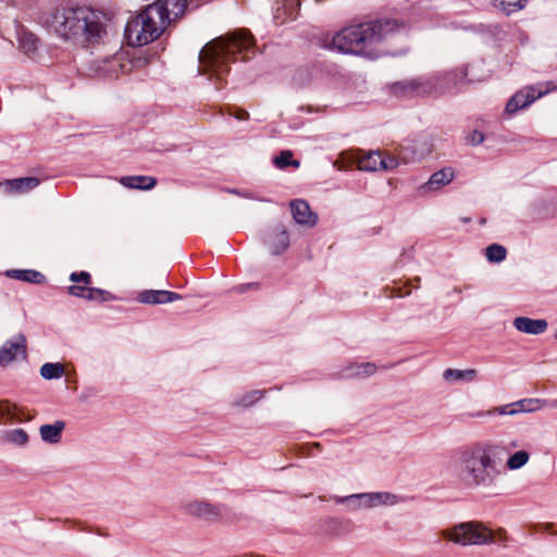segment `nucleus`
Instances as JSON below:
<instances>
[{
  "mask_svg": "<svg viewBox=\"0 0 557 557\" xmlns=\"http://www.w3.org/2000/svg\"><path fill=\"white\" fill-rule=\"evenodd\" d=\"M182 299L180 294L163 289H146L138 294L137 300L146 305H161Z\"/></svg>",
  "mask_w": 557,
  "mask_h": 557,
  "instance_id": "nucleus-16",
  "label": "nucleus"
},
{
  "mask_svg": "<svg viewBox=\"0 0 557 557\" xmlns=\"http://www.w3.org/2000/svg\"><path fill=\"white\" fill-rule=\"evenodd\" d=\"M376 371V366L372 362H364L356 364L351 369V375L355 376H370Z\"/></svg>",
  "mask_w": 557,
  "mask_h": 557,
  "instance_id": "nucleus-35",
  "label": "nucleus"
},
{
  "mask_svg": "<svg viewBox=\"0 0 557 557\" xmlns=\"http://www.w3.org/2000/svg\"><path fill=\"white\" fill-rule=\"evenodd\" d=\"M470 143L473 145H479L484 140V135L481 132L474 131L469 138Z\"/></svg>",
  "mask_w": 557,
  "mask_h": 557,
  "instance_id": "nucleus-38",
  "label": "nucleus"
},
{
  "mask_svg": "<svg viewBox=\"0 0 557 557\" xmlns=\"http://www.w3.org/2000/svg\"><path fill=\"white\" fill-rule=\"evenodd\" d=\"M5 440L11 444L24 446L28 442V434L23 429H14L5 433Z\"/></svg>",
  "mask_w": 557,
  "mask_h": 557,
  "instance_id": "nucleus-32",
  "label": "nucleus"
},
{
  "mask_svg": "<svg viewBox=\"0 0 557 557\" xmlns=\"http://www.w3.org/2000/svg\"><path fill=\"white\" fill-rule=\"evenodd\" d=\"M478 371L475 369H446L443 373V377L447 382L466 381L472 382L475 380Z\"/></svg>",
  "mask_w": 557,
  "mask_h": 557,
  "instance_id": "nucleus-25",
  "label": "nucleus"
},
{
  "mask_svg": "<svg viewBox=\"0 0 557 557\" xmlns=\"http://www.w3.org/2000/svg\"><path fill=\"white\" fill-rule=\"evenodd\" d=\"M530 454L527 450H517L506 460V468L516 471L523 468L530 461Z\"/></svg>",
  "mask_w": 557,
  "mask_h": 557,
  "instance_id": "nucleus-26",
  "label": "nucleus"
},
{
  "mask_svg": "<svg viewBox=\"0 0 557 557\" xmlns=\"http://www.w3.org/2000/svg\"><path fill=\"white\" fill-rule=\"evenodd\" d=\"M186 515L206 522H216L222 518L220 506L212 505L205 500H190L183 505Z\"/></svg>",
  "mask_w": 557,
  "mask_h": 557,
  "instance_id": "nucleus-10",
  "label": "nucleus"
},
{
  "mask_svg": "<svg viewBox=\"0 0 557 557\" xmlns=\"http://www.w3.org/2000/svg\"><path fill=\"white\" fill-rule=\"evenodd\" d=\"M517 331L525 334L539 335L547 330V321L544 319H531L518 317L512 322Z\"/></svg>",
  "mask_w": 557,
  "mask_h": 557,
  "instance_id": "nucleus-18",
  "label": "nucleus"
},
{
  "mask_svg": "<svg viewBox=\"0 0 557 557\" xmlns=\"http://www.w3.org/2000/svg\"><path fill=\"white\" fill-rule=\"evenodd\" d=\"M548 405L553 408H557V399L549 401Z\"/></svg>",
  "mask_w": 557,
  "mask_h": 557,
  "instance_id": "nucleus-43",
  "label": "nucleus"
},
{
  "mask_svg": "<svg viewBox=\"0 0 557 557\" xmlns=\"http://www.w3.org/2000/svg\"><path fill=\"white\" fill-rule=\"evenodd\" d=\"M507 250L499 244H492L485 249V257L490 262L498 263L506 259Z\"/></svg>",
  "mask_w": 557,
  "mask_h": 557,
  "instance_id": "nucleus-29",
  "label": "nucleus"
},
{
  "mask_svg": "<svg viewBox=\"0 0 557 557\" xmlns=\"http://www.w3.org/2000/svg\"><path fill=\"white\" fill-rule=\"evenodd\" d=\"M265 245L273 256L285 252L289 247V234L284 226L272 228L267 235Z\"/></svg>",
  "mask_w": 557,
  "mask_h": 557,
  "instance_id": "nucleus-15",
  "label": "nucleus"
},
{
  "mask_svg": "<svg viewBox=\"0 0 557 557\" xmlns=\"http://www.w3.org/2000/svg\"><path fill=\"white\" fill-rule=\"evenodd\" d=\"M554 90H557V82L554 81L527 86L509 99L505 110L508 114H513Z\"/></svg>",
  "mask_w": 557,
  "mask_h": 557,
  "instance_id": "nucleus-8",
  "label": "nucleus"
},
{
  "mask_svg": "<svg viewBox=\"0 0 557 557\" xmlns=\"http://www.w3.org/2000/svg\"><path fill=\"white\" fill-rule=\"evenodd\" d=\"M5 275L10 278L35 284H40L45 280L44 274L36 270H8Z\"/></svg>",
  "mask_w": 557,
  "mask_h": 557,
  "instance_id": "nucleus-23",
  "label": "nucleus"
},
{
  "mask_svg": "<svg viewBox=\"0 0 557 557\" xmlns=\"http://www.w3.org/2000/svg\"><path fill=\"white\" fill-rule=\"evenodd\" d=\"M455 173L454 170L450 168H446L443 170H440L431 175L429 181L423 184L420 189L423 193H429L433 190H437L447 184H449L454 180Z\"/></svg>",
  "mask_w": 557,
  "mask_h": 557,
  "instance_id": "nucleus-19",
  "label": "nucleus"
},
{
  "mask_svg": "<svg viewBox=\"0 0 557 557\" xmlns=\"http://www.w3.org/2000/svg\"><path fill=\"white\" fill-rule=\"evenodd\" d=\"M18 416L23 418L22 421H29L32 419V417L23 408H21Z\"/></svg>",
  "mask_w": 557,
  "mask_h": 557,
  "instance_id": "nucleus-41",
  "label": "nucleus"
},
{
  "mask_svg": "<svg viewBox=\"0 0 557 557\" xmlns=\"http://www.w3.org/2000/svg\"><path fill=\"white\" fill-rule=\"evenodd\" d=\"M397 165L398 161L395 157H384L380 151H370L358 159V169L367 172L389 171Z\"/></svg>",
  "mask_w": 557,
  "mask_h": 557,
  "instance_id": "nucleus-11",
  "label": "nucleus"
},
{
  "mask_svg": "<svg viewBox=\"0 0 557 557\" xmlns=\"http://www.w3.org/2000/svg\"><path fill=\"white\" fill-rule=\"evenodd\" d=\"M48 27L62 40L81 48L98 45L107 35L104 14L89 7L57 9Z\"/></svg>",
  "mask_w": 557,
  "mask_h": 557,
  "instance_id": "nucleus-1",
  "label": "nucleus"
},
{
  "mask_svg": "<svg viewBox=\"0 0 557 557\" xmlns=\"http://www.w3.org/2000/svg\"><path fill=\"white\" fill-rule=\"evenodd\" d=\"M398 27L397 21L391 20L347 26L333 36L331 46L342 53L369 54V48L382 41Z\"/></svg>",
  "mask_w": 557,
  "mask_h": 557,
  "instance_id": "nucleus-4",
  "label": "nucleus"
},
{
  "mask_svg": "<svg viewBox=\"0 0 557 557\" xmlns=\"http://www.w3.org/2000/svg\"><path fill=\"white\" fill-rule=\"evenodd\" d=\"M404 498L391 492H368L359 493V506L361 510H369L376 507H394Z\"/></svg>",
  "mask_w": 557,
  "mask_h": 557,
  "instance_id": "nucleus-12",
  "label": "nucleus"
},
{
  "mask_svg": "<svg viewBox=\"0 0 557 557\" xmlns=\"http://www.w3.org/2000/svg\"><path fill=\"white\" fill-rule=\"evenodd\" d=\"M527 0H494V5L509 15L524 8Z\"/></svg>",
  "mask_w": 557,
  "mask_h": 557,
  "instance_id": "nucleus-28",
  "label": "nucleus"
},
{
  "mask_svg": "<svg viewBox=\"0 0 557 557\" xmlns=\"http://www.w3.org/2000/svg\"><path fill=\"white\" fill-rule=\"evenodd\" d=\"M250 288H258V284L257 283H247V284H242V285H238L235 287L236 292L240 293V294L247 292Z\"/></svg>",
  "mask_w": 557,
  "mask_h": 557,
  "instance_id": "nucleus-39",
  "label": "nucleus"
},
{
  "mask_svg": "<svg viewBox=\"0 0 557 557\" xmlns=\"http://www.w3.org/2000/svg\"><path fill=\"white\" fill-rule=\"evenodd\" d=\"M252 38L247 30H236L225 37H219L207 44L199 52L200 70L203 74L219 82L230 71V62L236 53H242L243 59L248 58L252 49Z\"/></svg>",
  "mask_w": 557,
  "mask_h": 557,
  "instance_id": "nucleus-2",
  "label": "nucleus"
},
{
  "mask_svg": "<svg viewBox=\"0 0 557 557\" xmlns=\"http://www.w3.org/2000/svg\"><path fill=\"white\" fill-rule=\"evenodd\" d=\"M337 503L347 504L348 508L351 511H358L361 510V506H359V493L358 494H351L348 496L338 497L336 499Z\"/></svg>",
  "mask_w": 557,
  "mask_h": 557,
  "instance_id": "nucleus-36",
  "label": "nucleus"
},
{
  "mask_svg": "<svg viewBox=\"0 0 557 557\" xmlns=\"http://www.w3.org/2000/svg\"><path fill=\"white\" fill-rule=\"evenodd\" d=\"M263 397L262 391H251L235 400V406L247 408L259 401Z\"/></svg>",
  "mask_w": 557,
  "mask_h": 557,
  "instance_id": "nucleus-31",
  "label": "nucleus"
},
{
  "mask_svg": "<svg viewBox=\"0 0 557 557\" xmlns=\"http://www.w3.org/2000/svg\"><path fill=\"white\" fill-rule=\"evenodd\" d=\"M293 153L288 150L282 151L280 156L274 158V164L278 169H284L288 165H293L295 168H298L300 165L299 161L293 160Z\"/></svg>",
  "mask_w": 557,
  "mask_h": 557,
  "instance_id": "nucleus-33",
  "label": "nucleus"
},
{
  "mask_svg": "<svg viewBox=\"0 0 557 557\" xmlns=\"http://www.w3.org/2000/svg\"><path fill=\"white\" fill-rule=\"evenodd\" d=\"M519 441L518 440H511L505 445L506 450H512L515 448L519 447Z\"/></svg>",
  "mask_w": 557,
  "mask_h": 557,
  "instance_id": "nucleus-40",
  "label": "nucleus"
},
{
  "mask_svg": "<svg viewBox=\"0 0 557 557\" xmlns=\"http://www.w3.org/2000/svg\"><path fill=\"white\" fill-rule=\"evenodd\" d=\"M546 405H547V403L545 400H541L539 398H525V399H521V400H518V401H515L511 404L496 407L492 410H488L487 412H479L475 416L476 417L494 416V414L515 416L518 413L537 411Z\"/></svg>",
  "mask_w": 557,
  "mask_h": 557,
  "instance_id": "nucleus-9",
  "label": "nucleus"
},
{
  "mask_svg": "<svg viewBox=\"0 0 557 557\" xmlns=\"http://www.w3.org/2000/svg\"><path fill=\"white\" fill-rule=\"evenodd\" d=\"M120 183L126 188L149 190L156 186L157 180L146 175L123 176Z\"/></svg>",
  "mask_w": 557,
  "mask_h": 557,
  "instance_id": "nucleus-20",
  "label": "nucleus"
},
{
  "mask_svg": "<svg viewBox=\"0 0 557 557\" xmlns=\"http://www.w3.org/2000/svg\"><path fill=\"white\" fill-rule=\"evenodd\" d=\"M467 70L455 71L436 78H411L393 84L392 90L398 96H424L444 92L467 77Z\"/></svg>",
  "mask_w": 557,
  "mask_h": 557,
  "instance_id": "nucleus-6",
  "label": "nucleus"
},
{
  "mask_svg": "<svg viewBox=\"0 0 557 557\" xmlns=\"http://www.w3.org/2000/svg\"><path fill=\"white\" fill-rule=\"evenodd\" d=\"M40 181L37 177H21L14 178L7 182V186L11 191L22 194L36 188Z\"/></svg>",
  "mask_w": 557,
  "mask_h": 557,
  "instance_id": "nucleus-22",
  "label": "nucleus"
},
{
  "mask_svg": "<svg viewBox=\"0 0 557 557\" xmlns=\"http://www.w3.org/2000/svg\"><path fill=\"white\" fill-rule=\"evenodd\" d=\"M64 367L61 363L47 362L40 368V375L46 380H55L62 377Z\"/></svg>",
  "mask_w": 557,
  "mask_h": 557,
  "instance_id": "nucleus-27",
  "label": "nucleus"
},
{
  "mask_svg": "<svg viewBox=\"0 0 557 557\" xmlns=\"http://www.w3.org/2000/svg\"><path fill=\"white\" fill-rule=\"evenodd\" d=\"M18 41L26 54H32L37 50L38 38L30 33L22 32Z\"/></svg>",
  "mask_w": 557,
  "mask_h": 557,
  "instance_id": "nucleus-30",
  "label": "nucleus"
},
{
  "mask_svg": "<svg viewBox=\"0 0 557 557\" xmlns=\"http://www.w3.org/2000/svg\"><path fill=\"white\" fill-rule=\"evenodd\" d=\"M444 540L458 546H484L494 543V532L480 521L459 522L441 531Z\"/></svg>",
  "mask_w": 557,
  "mask_h": 557,
  "instance_id": "nucleus-7",
  "label": "nucleus"
},
{
  "mask_svg": "<svg viewBox=\"0 0 557 557\" xmlns=\"http://www.w3.org/2000/svg\"><path fill=\"white\" fill-rule=\"evenodd\" d=\"M290 211L294 221L297 224L312 227L317 224L318 216L311 210L309 205L301 199H296L290 202Z\"/></svg>",
  "mask_w": 557,
  "mask_h": 557,
  "instance_id": "nucleus-17",
  "label": "nucleus"
},
{
  "mask_svg": "<svg viewBox=\"0 0 557 557\" xmlns=\"http://www.w3.org/2000/svg\"><path fill=\"white\" fill-rule=\"evenodd\" d=\"M0 410L3 414L10 417L11 419H14L18 422H22L23 420V418L18 416L21 407L9 400H3L0 403Z\"/></svg>",
  "mask_w": 557,
  "mask_h": 557,
  "instance_id": "nucleus-34",
  "label": "nucleus"
},
{
  "mask_svg": "<svg viewBox=\"0 0 557 557\" xmlns=\"http://www.w3.org/2000/svg\"><path fill=\"white\" fill-rule=\"evenodd\" d=\"M65 428V423L61 420L55 421L52 424H44L39 429L40 437L44 442L50 444H57L60 442L62 432Z\"/></svg>",
  "mask_w": 557,
  "mask_h": 557,
  "instance_id": "nucleus-21",
  "label": "nucleus"
},
{
  "mask_svg": "<svg viewBox=\"0 0 557 557\" xmlns=\"http://www.w3.org/2000/svg\"><path fill=\"white\" fill-rule=\"evenodd\" d=\"M247 116H248L247 112H242L240 114L237 115V119L245 120V119H247Z\"/></svg>",
  "mask_w": 557,
  "mask_h": 557,
  "instance_id": "nucleus-42",
  "label": "nucleus"
},
{
  "mask_svg": "<svg viewBox=\"0 0 557 557\" xmlns=\"http://www.w3.org/2000/svg\"><path fill=\"white\" fill-rule=\"evenodd\" d=\"M158 10L149 4L137 16L127 22L125 37L131 46H146L159 38L164 32L168 25Z\"/></svg>",
  "mask_w": 557,
  "mask_h": 557,
  "instance_id": "nucleus-5",
  "label": "nucleus"
},
{
  "mask_svg": "<svg viewBox=\"0 0 557 557\" xmlns=\"http://www.w3.org/2000/svg\"><path fill=\"white\" fill-rule=\"evenodd\" d=\"M498 473L490 444L474 443L461 451L458 460V476L467 487H491Z\"/></svg>",
  "mask_w": 557,
  "mask_h": 557,
  "instance_id": "nucleus-3",
  "label": "nucleus"
},
{
  "mask_svg": "<svg viewBox=\"0 0 557 557\" xmlns=\"http://www.w3.org/2000/svg\"><path fill=\"white\" fill-rule=\"evenodd\" d=\"M67 292L72 296L89 299V300H97V299H103L104 292L99 288H92L88 286H79V285H72L69 286Z\"/></svg>",
  "mask_w": 557,
  "mask_h": 557,
  "instance_id": "nucleus-24",
  "label": "nucleus"
},
{
  "mask_svg": "<svg viewBox=\"0 0 557 557\" xmlns=\"http://www.w3.org/2000/svg\"><path fill=\"white\" fill-rule=\"evenodd\" d=\"M26 357V338L17 334L11 341H8L0 348V364L8 366L18 358Z\"/></svg>",
  "mask_w": 557,
  "mask_h": 557,
  "instance_id": "nucleus-13",
  "label": "nucleus"
},
{
  "mask_svg": "<svg viewBox=\"0 0 557 557\" xmlns=\"http://www.w3.org/2000/svg\"><path fill=\"white\" fill-rule=\"evenodd\" d=\"M70 280L75 283H83L82 286L86 287L90 284L91 277L88 272L82 271L79 273H72Z\"/></svg>",
  "mask_w": 557,
  "mask_h": 557,
  "instance_id": "nucleus-37",
  "label": "nucleus"
},
{
  "mask_svg": "<svg viewBox=\"0 0 557 557\" xmlns=\"http://www.w3.org/2000/svg\"><path fill=\"white\" fill-rule=\"evenodd\" d=\"M151 5L159 9L158 11L162 20L169 25L172 21H175L184 14L186 0H159Z\"/></svg>",
  "mask_w": 557,
  "mask_h": 557,
  "instance_id": "nucleus-14",
  "label": "nucleus"
}]
</instances>
